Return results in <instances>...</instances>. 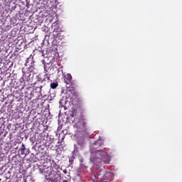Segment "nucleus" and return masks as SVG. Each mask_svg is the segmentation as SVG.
Instances as JSON below:
<instances>
[{
    "label": "nucleus",
    "instance_id": "obj_18",
    "mask_svg": "<svg viewBox=\"0 0 182 182\" xmlns=\"http://www.w3.org/2000/svg\"><path fill=\"white\" fill-rule=\"evenodd\" d=\"M48 2H52L50 0H48Z\"/></svg>",
    "mask_w": 182,
    "mask_h": 182
},
{
    "label": "nucleus",
    "instance_id": "obj_6",
    "mask_svg": "<svg viewBox=\"0 0 182 182\" xmlns=\"http://www.w3.org/2000/svg\"><path fill=\"white\" fill-rule=\"evenodd\" d=\"M103 173H104V176H102V178L101 180L106 182L109 181V177L110 176V173L107 171H105Z\"/></svg>",
    "mask_w": 182,
    "mask_h": 182
},
{
    "label": "nucleus",
    "instance_id": "obj_11",
    "mask_svg": "<svg viewBox=\"0 0 182 182\" xmlns=\"http://www.w3.org/2000/svg\"><path fill=\"white\" fill-rule=\"evenodd\" d=\"M48 70H49V67L44 64V73H48Z\"/></svg>",
    "mask_w": 182,
    "mask_h": 182
},
{
    "label": "nucleus",
    "instance_id": "obj_7",
    "mask_svg": "<svg viewBox=\"0 0 182 182\" xmlns=\"http://www.w3.org/2000/svg\"><path fill=\"white\" fill-rule=\"evenodd\" d=\"M52 75L51 74H49V73H45V75H44V78H43V81L44 82H52L51 80H50V76H51Z\"/></svg>",
    "mask_w": 182,
    "mask_h": 182
},
{
    "label": "nucleus",
    "instance_id": "obj_8",
    "mask_svg": "<svg viewBox=\"0 0 182 182\" xmlns=\"http://www.w3.org/2000/svg\"><path fill=\"white\" fill-rule=\"evenodd\" d=\"M28 72L31 73V72H33L35 69V63L33 62L31 63V65L27 68Z\"/></svg>",
    "mask_w": 182,
    "mask_h": 182
},
{
    "label": "nucleus",
    "instance_id": "obj_2",
    "mask_svg": "<svg viewBox=\"0 0 182 182\" xmlns=\"http://www.w3.org/2000/svg\"><path fill=\"white\" fill-rule=\"evenodd\" d=\"M86 124H85V119H79L77 122L75 124L74 127L78 130V132H85V127Z\"/></svg>",
    "mask_w": 182,
    "mask_h": 182
},
{
    "label": "nucleus",
    "instance_id": "obj_10",
    "mask_svg": "<svg viewBox=\"0 0 182 182\" xmlns=\"http://www.w3.org/2000/svg\"><path fill=\"white\" fill-rule=\"evenodd\" d=\"M58 83L52 82L50 84V87H51V89H56L58 87Z\"/></svg>",
    "mask_w": 182,
    "mask_h": 182
},
{
    "label": "nucleus",
    "instance_id": "obj_12",
    "mask_svg": "<svg viewBox=\"0 0 182 182\" xmlns=\"http://www.w3.org/2000/svg\"><path fill=\"white\" fill-rule=\"evenodd\" d=\"M97 170H98V171H100V172H105V171H106L105 170V167H103V166H101V167H98L97 168Z\"/></svg>",
    "mask_w": 182,
    "mask_h": 182
},
{
    "label": "nucleus",
    "instance_id": "obj_3",
    "mask_svg": "<svg viewBox=\"0 0 182 182\" xmlns=\"http://www.w3.org/2000/svg\"><path fill=\"white\" fill-rule=\"evenodd\" d=\"M23 75L21 78V82H28L29 80V77H31V73L28 71V68H22Z\"/></svg>",
    "mask_w": 182,
    "mask_h": 182
},
{
    "label": "nucleus",
    "instance_id": "obj_14",
    "mask_svg": "<svg viewBox=\"0 0 182 182\" xmlns=\"http://www.w3.org/2000/svg\"><path fill=\"white\" fill-rule=\"evenodd\" d=\"M102 173L103 172H100V171H97V176H102Z\"/></svg>",
    "mask_w": 182,
    "mask_h": 182
},
{
    "label": "nucleus",
    "instance_id": "obj_13",
    "mask_svg": "<svg viewBox=\"0 0 182 182\" xmlns=\"http://www.w3.org/2000/svg\"><path fill=\"white\" fill-rule=\"evenodd\" d=\"M29 62H31V58H27L26 63H25V66H28V64L29 63Z\"/></svg>",
    "mask_w": 182,
    "mask_h": 182
},
{
    "label": "nucleus",
    "instance_id": "obj_1",
    "mask_svg": "<svg viewBox=\"0 0 182 182\" xmlns=\"http://www.w3.org/2000/svg\"><path fill=\"white\" fill-rule=\"evenodd\" d=\"M105 143L101 140L97 141L93 145V150L90 156L91 161L95 164H109L112 161V156L106 151V148L100 149Z\"/></svg>",
    "mask_w": 182,
    "mask_h": 182
},
{
    "label": "nucleus",
    "instance_id": "obj_4",
    "mask_svg": "<svg viewBox=\"0 0 182 182\" xmlns=\"http://www.w3.org/2000/svg\"><path fill=\"white\" fill-rule=\"evenodd\" d=\"M61 177L62 176H60V174L58 173H54L53 174L49 175L48 180L50 182H58V181H60Z\"/></svg>",
    "mask_w": 182,
    "mask_h": 182
},
{
    "label": "nucleus",
    "instance_id": "obj_15",
    "mask_svg": "<svg viewBox=\"0 0 182 182\" xmlns=\"http://www.w3.org/2000/svg\"><path fill=\"white\" fill-rule=\"evenodd\" d=\"M63 173H64V174H68V170L64 169V170L63 171Z\"/></svg>",
    "mask_w": 182,
    "mask_h": 182
},
{
    "label": "nucleus",
    "instance_id": "obj_16",
    "mask_svg": "<svg viewBox=\"0 0 182 182\" xmlns=\"http://www.w3.org/2000/svg\"><path fill=\"white\" fill-rule=\"evenodd\" d=\"M25 156H28V154H29V151H26V152H24Z\"/></svg>",
    "mask_w": 182,
    "mask_h": 182
},
{
    "label": "nucleus",
    "instance_id": "obj_17",
    "mask_svg": "<svg viewBox=\"0 0 182 182\" xmlns=\"http://www.w3.org/2000/svg\"><path fill=\"white\" fill-rule=\"evenodd\" d=\"M60 182H69V181H68L67 180H63V181H60Z\"/></svg>",
    "mask_w": 182,
    "mask_h": 182
},
{
    "label": "nucleus",
    "instance_id": "obj_5",
    "mask_svg": "<svg viewBox=\"0 0 182 182\" xmlns=\"http://www.w3.org/2000/svg\"><path fill=\"white\" fill-rule=\"evenodd\" d=\"M64 81L66 85H70V82H72V75L67 74L64 77Z\"/></svg>",
    "mask_w": 182,
    "mask_h": 182
},
{
    "label": "nucleus",
    "instance_id": "obj_9",
    "mask_svg": "<svg viewBox=\"0 0 182 182\" xmlns=\"http://www.w3.org/2000/svg\"><path fill=\"white\" fill-rule=\"evenodd\" d=\"M25 150H26V148L25 147V144H22L21 147L19 149V151L21 155L25 154Z\"/></svg>",
    "mask_w": 182,
    "mask_h": 182
}]
</instances>
